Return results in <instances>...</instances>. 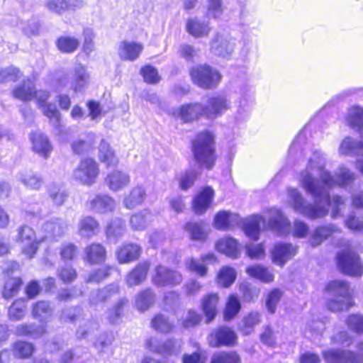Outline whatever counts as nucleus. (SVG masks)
Segmentation results:
<instances>
[{"label": "nucleus", "mask_w": 363, "mask_h": 363, "mask_svg": "<svg viewBox=\"0 0 363 363\" xmlns=\"http://www.w3.org/2000/svg\"><path fill=\"white\" fill-rule=\"evenodd\" d=\"M230 108L226 96L213 95L208 97L205 105L200 102H189L173 110L172 116L179 118L183 123H192L201 118L214 120L223 115Z\"/></svg>", "instance_id": "1"}, {"label": "nucleus", "mask_w": 363, "mask_h": 363, "mask_svg": "<svg viewBox=\"0 0 363 363\" xmlns=\"http://www.w3.org/2000/svg\"><path fill=\"white\" fill-rule=\"evenodd\" d=\"M191 150L195 162L200 168L208 171L214 168L218 155L213 131L205 129L198 132L191 141Z\"/></svg>", "instance_id": "2"}, {"label": "nucleus", "mask_w": 363, "mask_h": 363, "mask_svg": "<svg viewBox=\"0 0 363 363\" xmlns=\"http://www.w3.org/2000/svg\"><path fill=\"white\" fill-rule=\"evenodd\" d=\"M324 291L333 296L327 298L324 303L326 310L330 312L347 311L355 306L353 289L346 280L329 281L324 287Z\"/></svg>", "instance_id": "3"}, {"label": "nucleus", "mask_w": 363, "mask_h": 363, "mask_svg": "<svg viewBox=\"0 0 363 363\" xmlns=\"http://www.w3.org/2000/svg\"><path fill=\"white\" fill-rule=\"evenodd\" d=\"M340 250L335 253L334 262L337 270L342 275L360 278L363 276V261L350 242L339 244Z\"/></svg>", "instance_id": "4"}, {"label": "nucleus", "mask_w": 363, "mask_h": 363, "mask_svg": "<svg viewBox=\"0 0 363 363\" xmlns=\"http://www.w3.org/2000/svg\"><path fill=\"white\" fill-rule=\"evenodd\" d=\"M189 74L192 83L205 90L216 89L223 79L220 72L207 63L192 66Z\"/></svg>", "instance_id": "5"}, {"label": "nucleus", "mask_w": 363, "mask_h": 363, "mask_svg": "<svg viewBox=\"0 0 363 363\" xmlns=\"http://www.w3.org/2000/svg\"><path fill=\"white\" fill-rule=\"evenodd\" d=\"M101 169L99 162L92 157H84L79 160L72 171V179L77 184L90 187L99 180Z\"/></svg>", "instance_id": "6"}, {"label": "nucleus", "mask_w": 363, "mask_h": 363, "mask_svg": "<svg viewBox=\"0 0 363 363\" xmlns=\"http://www.w3.org/2000/svg\"><path fill=\"white\" fill-rule=\"evenodd\" d=\"M16 239L21 244V253L26 259H32L37 255L40 245L46 237L37 238L35 229L28 224H23L18 228Z\"/></svg>", "instance_id": "7"}, {"label": "nucleus", "mask_w": 363, "mask_h": 363, "mask_svg": "<svg viewBox=\"0 0 363 363\" xmlns=\"http://www.w3.org/2000/svg\"><path fill=\"white\" fill-rule=\"evenodd\" d=\"M206 340L211 348L234 347L238 344V336L232 327L219 325L208 333Z\"/></svg>", "instance_id": "8"}, {"label": "nucleus", "mask_w": 363, "mask_h": 363, "mask_svg": "<svg viewBox=\"0 0 363 363\" xmlns=\"http://www.w3.org/2000/svg\"><path fill=\"white\" fill-rule=\"evenodd\" d=\"M183 281L182 274L170 267L158 264L155 267L151 277L152 284L158 288H173Z\"/></svg>", "instance_id": "9"}, {"label": "nucleus", "mask_w": 363, "mask_h": 363, "mask_svg": "<svg viewBox=\"0 0 363 363\" xmlns=\"http://www.w3.org/2000/svg\"><path fill=\"white\" fill-rule=\"evenodd\" d=\"M50 98L49 91L45 89H35L32 100H34L39 108H42L43 114L47 117L50 122L60 125L61 113L56 106L48 101Z\"/></svg>", "instance_id": "10"}, {"label": "nucleus", "mask_w": 363, "mask_h": 363, "mask_svg": "<svg viewBox=\"0 0 363 363\" xmlns=\"http://www.w3.org/2000/svg\"><path fill=\"white\" fill-rule=\"evenodd\" d=\"M108 259V250L100 242L86 244L83 250L82 260L85 264L93 267L104 264Z\"/></svg>", "instance_id": "11"}, {"label": "nucleus", "mask_w": 363, "mask_h": 363, "mask_svg": "<svg viewBox=\"0 0 363 363\" xmlns=\"http://www.w3.org/2000/svg\"><path fill=\"white\" fill-rule=\"evenodd\" d=\"M215 196V192L210 186L201 188L193 196L191 208L196 216L204 214L211 206Z\"/></svg>", "instance_id": "12"}, {"label": "nucleus", "mask_w": 363, "mask_h": 363, "mask_svg": "<svg viewBox=\"0 0 363 363\" xmlns=\"http://www.w3.org/2000/svg\"><path fill=\"white\" fill-rule=\"evenodd\" d=\"M218 262V258L213 252L202 254L199 259L189 258L185 261V269L199 277H206L208 274V264Z\"/></svg>", "instance_id": "13"}, {"label": "nucleus", "mask_w": 363, "mask_h": 363, "mask_svg": "<svg viewBox=\"0 0 363 363\" xmlns=\"http://www.w3.org/2000/svg\"><path fill=\"white\" fill-rule=\"evenodd\" d=\"M293 206L296 211H300L310 219L323 218L328 213V210L324 207L306 204L303 196L296 191L293 194Z\"/></svg>", "instance_id": "14"}, {"label": "nucleus", "mask_w": 363, "mask_h": 363, "mask_svg": "<svg viewBox=\"0 0 363 363\" xmlns=\"http://www.w3.org/2000/svg\"><path fill=\"white\" fill-rule=\"evenodd\" d=\"M220 306V296L217 292L207 293L202 296L200 308L204 316L205 323L210 324L214 321Z\"/></svg>", "instance_id": "15"}, {"label": "nucleus", "mask_w": 363, "mask_h": 363, "mask_svg": "<svg viewBox=\"0 0 363 363\" xmlns=\"http://www.w3.org/2000/svg\"><path fill=\"white\" fill-rule=\"evenodd\" d=\"M322 357L325 363H362V357L351 350H328L322 352Z\"/></svg>", "instance_id": "16"}, {"label": "nucleus", "mask_w": 363, "mask_h": 363, "mask_svg": "<svg viewBox=\"0 0 363 363\" xmlns=\"http://www.w3.org/2000/svg\"><path fill=\"white\" fill-rule=\"evenodd\" d=\"M151 264L148 260L136 264L125 275V281L128 286L133 287L143 284L148 276Z\"/></svg>", "instance_id": "17"}, {"label": "nucleus", "mask_w": 363, "mask_h": 363, "mask_svg": "<svg viewBox=\"0 0 363 363\" xmlns=\"http://www.w3.org/2000/svg\"><path fill=\"white\" fill-rule=\"evenodd\" d=\"M143 50V43L123 40L118 45V55L122 61L133 62L140 57Z\"/></svg>", "instance_id": "18"}, {"label": "nucleus", "mask_w": 363, "mask_h": 363, "mask_svg": "<svg viewBox=\"0 0 363 363\" xmlns=\"http://www.w3.org/2000/svg\"><path fill=\"white\" fill-rule=\"evenodd\" d=\"M297 253V247L291 243H277L271 252L272 260L274 263L283 267L286 262L294 257Z\"/></svg>", "instance_id": "19"}, {"label": "nucleus", "mask_w": 363, "mask_h": 363, "mask_svg": "<svg viewBox=\"0 0 363 363\" xmlns=\"http://www.w3.org/2000/svg\"><path fill=\"white\" fill-rule=\"evenodd\" d=\"M142 253L141 247L135 243L125 242L122 244L116 251L117 262L121 264H128L138 260Z\"/></svg>", "instance_id": "20"}, {"label": "nucleus", "mask_w": 363, "mask_h": 363, "mask_svg": "<svg viewBox=\"0 0 363 363\" xmlns=\"http://www.w3.org/2000/svg\"><path fill=\"white\" fill-rule=\"evenodd\" d=\"M216 250L232 259H238L241 255V245L239 241L230 236L218 239L215 245Z\"/></svg>", "instance_id": "21"}, {"label": "nucleus", "mask_w": 363, "mask_h": 363, "mask_svg": "<svg viewBox=\"0 0 363 363\" xmlns=\"http://www.w3.org/2000/svg\"><path fill=\"white\" fill-rule=\"evenodd\" d=\"M30 140L32 145V150L43 157L48 159L52 151V146L47 135L43 133L33 132L30 135Z\"/></svg>", "instance_id": "22"}, {"label": "nucleus", "mask_w": 363, "mask_h": 363, "mask_svg": "<svg viewBox=\"0 0 363 363\" xmlns=\"http://www.w3.org/2000/svg\"><path fill=\"white\" fill-rule=\"evenodd\" d=\"M206 225L203 220H190L184 223L183 229L188 233L191 240L203 242L207 240L208 237Z\"/></svg>", "instance_id": "23"}, {"label": "nucleus", "mask_w": 363, "mask_h": 363, "mask_svg": "<svg viewBox=\"0 0 363 363\" xmlns=\"http://www.w3.org/2000/svg\"><path fill=\"white\" fill-rule=\"evenodd\" d=\"M245 272L250 277L264 284H271L275 279L274 274L269 268L261 264L249 265Z\"/></svg>", "instance_id": "24"}, {"label": "nucleus", "mask_w": 363, "mask_h": 363, "mask_svg": "<svg viewBox=\"0 0 363 363\" xmlns=\"http://www.w3.org/2000/svg\"><path fill=\"white\" fill-rule=\"evenodd\" d=\"M23 279L20 276H10L4 278L1 289L2 297L8 300L16 296L23 289Z\"/></svg>", "instance_id": "25"}, {"label": "nucleus", "mask_w": 363, "mask_h": 363, "mask_svg": "<svg viewBox=\"0 0 363 363\" xmlns=\"http://www.w3.org/2000/svg\"><path fill=\"white\" fill-rule=\"evenodd\" d=\"M99 159L106 168L116 167L119 159L116 151L105 139H102L99 146Z\"/></svg>", "instance_id": "26"}, {"label": "nucleus", "mask_w": 363, "mask_h": 363, "mask_svg": "<svg viewBox=\"0 0 363 363\" xmlns=\"http://www.w3.org/2000/svg\"><path fill=\"white\" fill-rule=\"evenodd\" d=\"M262 320V315L259 311H251L244 315L238 330L243 336L250 335L255 331V328Z\"/></svg>", "instance_id": "27"}, {"label": "nucleus", "mask_w": 363, "mask_h": 363, "mask_svg": "<svg viewBox=\"0 0 363 363\" xmlns=\"http://www.w3.org/2000/svg\"><path fill=\"white\" fill-rule=\"evenodd\" d=\"M120 292V286L118 284L111 283L105 286L98 289L95 296L90 300V304L96 306L99 304L107 303L112 297Z\"/></svg>", "instance_id": "28"}, {"label": "nucleus", "mask_w": 363, "mask_h": 363, "mask_svg": "<svg viewBox=\"0 0 363 363\" xmlns=\"http://www.w3.org/2000/svg\"><path fill=\"white\" fill-rule=\"evenodd\" d=\"M238 216L228 211H218L213 218V227L218 230L226 231L233 229L237 222Z\"/></svg>", "instance_id": "29"}, {"label": "nucleus", "mask_w": 363, "mask_h": 363, "mask_svg": "<svg viewBox=\"0 0 363 363\" xmlns=\"http://www.w3.org/2000/svg\"><path fill=\"white\" fill-rule=\"evenodd\" d=\"M100 229L99 222L91 216L82 217L78 223V233L82 237L90 238L96 235Z\"/></svg>", "instance_id": "30"}, {"label": "nucleus", "mask_w": 363, "mask_h": 363, "mask_svg": "<svg viewBox=\"0 0 363 363\" xmlns=\"http://www.w3.org/2000/svg\"><path fill=\"white\" fill-rule=\"evenodd\" d=\"M150 327L157 333L162 335H169L175 329L174 323L167 315L162 313H157L152 317Z\"/></svg>", "instance_id": "31"}, {"label": "nucleus", "mask_w": 363, "mask_h": 363, "mask_svg": "<svg viewBox=\"0 0 363 363\" xmlns=\"http://www.w3.org/2000/svg\"><path fill=\"white\" fill-rule=\"evenodd\" d=\"M186 30L195 38L208 36L211 27L208 23L203 22L197 18H189L186 22Z\"/></svg>", "instance_id": "32"}, {"label": "nucleus", "mask_w": 363, "mask_h": 363, "mask_svg": "<svg viewBox=\"0 0 363 363\" xmlns=\"http://www.w3.org/2000/svg\"><path fill=\"white\" fill-rule=\"evenodd\" d=\"M156 295L150 287L145 288L135 296L134 303L137 309L144 312L150 309L155 303Z\"/></svg>", "instance_id": "33"}, {"label": "nucleus", "mask_w": 363, "mask_h": 363, "mask_svg": "<svg viewBox=\"0 0 363 363\" xmlns=\"http://www.w3.org/2000/svg\"><path fill=\"white\" fill-rule=\"evenodd\" d=\"M236 279L235 269L230 265H224L218 270L215 281L219 287L228 289L235 283Z\"/></svg>", "instance_id": "34"}, {"label": "nucleus", "mask_w": 363, "mask_h": 363, "mask_svg": "<svg viewBox=\"0 0 363 363\" xmlns=\"http://www.w3.org/2000/svg\"><path fill=\"white\" fill-rule=\"evenodd\" d=\"M242 304L237 294H230L226 298L223 311V318L225 321L233 320L240 312Z\"/></svg>", "instance_id": "35"}, {"label": "nucleus", "mask_w": 363, "mask_h": 363, "mask_svg": "<svg viewBox=\"0 0 363 363\" xmlns=\"http://www.w3.org/2000/svg\"><path fill=\"white\" fill-rule=\"evenodd\" d=\"M264 220L260 216H253L242 222V230L245 235L251 240H258L261 232V223Z\"/></svg>", "instance_id": "36"}, {"label": "nucleus", "mask_w": 363, "mask_h": 363, "mask_svg": "<svg viewBox=\"0 0 363 363\" xmlns=\"http://www.w3.org/2000/svg\"><path fill=\"white\" fill-rule=\"evenodd\" d=\"M114 200L107 195H96L88 201L89 208L96 213H104L112 211L114 208Z\"/></svg>", "instance_id": "37"}, {"label": "nucleus", "mask_w": 363, "mask_h": 363, "mask_svg": "<svg viewBox=\"0 0 363 363\" xmlns=\"http://www.w3.org/2000/svg\"><path fill=\"white\" fill-rule=\"evenodd\" d=\"M114 271L110 264H102L101 267L92 270L86 277V284H99L109 279Z\"/></svg>", "instance_id": "38"}, {"label": "nucleus", "mask_w": 363, "mask_h": 363, "mask_svg": "<svg viewBox=\"0 0 363 363\" xmlns=\"http://www.w3.org/2000/svg\"><path fill=\"white\" fill-rule=\"evenodd\" d=\"M106 182L112 191H117L127 186L130 182V176L121 170H114L106 177Z\"/></svg>", "instance_id": "39"}, {"label": "nucleus", "mask_w": 363, "mask_h": 363, "mask_svg": "<svg viewBox=\"0 0 363 363\" xmlns=\"http://www.w3.org/2000/svg\"><path fill=\"white\" fill-rule=\"evenodd\" d=\"M35 89L33 82L30 79H26L13 89L12 95L21 101L28 102L32 101Z\"/></svg>", "instance_id": "40"}, {"label": "nucleus", "mask_w": 363, "mask_h": 363, "mask_svg": "<svg viewBox=\"0 0 363 363\" xmlns=\"http://www.w3.org/2000/svg\"><path fill=\"white\" fill-rule=\"evenodd\" d=\"M146 199V192L142 186L133 187L129 194L124 198L123 204L128 209H133L141 205Z\"/></svg>", "instance_id": "41"}, {"label": "nucleus", "mask_w": 363, "mask_h": 363, "mask_svg": "<svg viewBox=\"0 0 363 363\" xmlns=\"http://www.w3.org/2000/svg\"><path fill=\"white\" fill-rule=\"evenodd\" d=\"M57 49L62 53L70 54L78 50L80 41L71 35H60L55 40Z\"/></svg>", "instance_id": "42"}, {"label": "nucleus", "mask_w": 363, "mask_h": 363, "mask_svg": "<svg viewBox=\"0 0 363 363\" xmlns=\"http://www.w3.org/2000/svg\"><path fill=\"white\" fill-rule=\"evenodd\" d=\"M336 231L331 225H322L316 227L310 238V243L313 247L320 245L323 242L332 237Z\"/></svg>", "instance_id": "43"}, {"label": "nucleus", "mask_w": 363, "mask_h": 363, "mask_svg": "<svg viewBox=\"0 0 363 363\" xmlns=\"http://www.w3.org/2000/svg\"><path fill=\"white\" fill-rule=\"evenodd\" d=\"M82 4L79 0H49L46 3V7L52 12L61 14L62 13L74 9Z\"/></svg>", "instance_id": "44"}, {"label": "nucleus", "mask_w": 363, "mask_h": 363, "mask_svg": "<svg viewBox=\"0 0 363 363\" xmlns=\"http://www.w3.org/2000/svg\"><path fill=\"white\" fill-rule=\"evenodd\" d=\"M139 74L143 82L147 84L156 85L162 80V77L157 68L150 63L142 65L140 68Z\"/></svg>", "instance_id": "45"}, {"label": "nucleus", "mask_w": 363, "mask_h": 363, "mask_svg": "<svg viewBox=\"0 0 363 363\" xmlns=\"http://www.w3.org/2000/svg\"><path fill=\"white\" fill-rule=\"evenodd\" d=\"M35 350V348L33 343L23 340L16 341L11 347L14 357L21 359L30 358Z\"/></svg>", "instance_id": "46"}, {"label": "nucleus", "mask_w": 363, "mask_h": 363, "mask_svg": "<svg viewBox=\"0 0 363 363\" xmlns=\"http://www.w3.org/2000/svg\"><path fill=\"white\" fill-rule=\"evenodd\" d=\"M125 231V222L122 218H116L108 222L104 229L107 238L118 239Z\"/></svg>", "instance_id": "47"}, {"label": "nucleus", "mask_w": 363, "mask_h": 363, "mask_svg": "<svg viewBox=\"0 0 363 363\" xmlns=\"http://www.w3.org/2000/svg\"><path fill=\"white\" fill-rule=\"evenodd\" d=\"M79 254V247L73 242H65L59 247V255L64 262L74 261Z\"/></svg>", "instance_id": "48"}, {"label": "nucleus", "mask_w": 363, "mask_h": 363, "mask_svg": "<svg viewBox=\"0 0 363 363\" xmlns=\"http://www.w3.org/2000/svg\"><path fill=\"white\" fill-rule=\"evenodd\" d=\"M242 359L236 350H223L216 352L209 363H241Z\"/></svg>", "instance_id": "49"}, {"label": "nucleus", "mask_w": 363, "mask_h": 363, "mask_svg": "<svg viewBox=\"0 0 363 363\" xmlns=\"http://www.w3.org/2000/svg\"><path fill=\"white\" fill-rule=\"evenodd\" d=\"M212 48L217 55L223 58H228L233 51L229 41L223 39L218 34L216 35L212 40Z\"/></svg>", "instance_id": "50"}, {"label": "nucleus", "mask_w": 363, "mask_h": 363, "mask_svg": "<svg viewBox=\"0 0 363 363\" xmlns=\"http://www.w3.org/2000/svg\"><path fill=\"white\" fill-rule=\"evenodd\" d=\"M52 311V308L50 302L45 300L37 301L31 307L32 316L40 321L50 316Z\"/></svg>", "instance_id": "51"}, {"label": "nucleus", "mask_w": 363, "mask_h": 363, "mask_svg": "<svg viewBox=\"0 0 363 363\" xmlns=\"http://www.w3.org/2000/svg\"><path fill=\"white\" fill-rule=\"evenodd\" d=\"M245 255L252 260L262 259L266 256L264 242H250L245 245Z\"/></svg>", "instance_id": "52"}, {"label": "nucleus", "mask_w": 363, "mask_h": 363, "mask_svg": "<svg viewBox=\"0 0 363 363\" xmlns=\"http://www.w3.org/2000/svg\"><path fill=\"white\" fill-rule=\"evenodd\" d=\"M283 295L284 291L279 288H273L267 293L265 307L269 313L274 314L276 312L277 306Z\"/></svg>", "instance_id": "53"}, {"label": "nucleus", "mask_w": 363, "mask_h": 363, "mask_svg": "<svg viewBox=\"0 0 363 363\" xmlns=\"http://www.w3.org/2000/svg\"><path fill=\"white\" fill-rule=\"evenodd\" d=\"M58 279L64 284L73 283L78 277L77 269L70 264H65L57 270Z\"/></svg>", "instance_id": "54"}, {"label": "nucleus", "mask_w": 363, "mask_h": 363, "mask_svg": "<svg viewBox=\"0 0 363 363\" xmlns=\"http://www.w3.org/2000/svg\"><path fill=\"white\" fill-rule=\"evenodd\" d=\"M128 304L126 298H119L116 303L109 309L108 320L110 323L114 324L123 315L125 308Z\"/></svg>", "instance_id": "55"}, {"label": "nucleus", "mask_w": 363, "mask_h": 363, "mask_svg": "<svg viewBox=\"0 0 363 363\" xmlns=\"http://www.w3.org/2000/svg\"><path fill=\"white\" fill-rule=\"evenodd\" d=\"M25 310L26 304L24 298H16L9 308V318L13 320H19L24 317Z\"/></svg>", "instance_id": "56"}, {"label": "nucleus", "mask_w": 363, "mask_h": 363, "mask_svg": "<svg viewBox=\"0 0 363 363\" xmlns=\"http://www.w3.org/2000/svg\"><path fill=\"white\" fill-rule=\"evenodd\" d=\"M302 186L308 194L313 196L315 202L320 201L322 192L314 178L309 174L306 175L303 179Z\"/></svg>", "instance_id": "57"}, {"label": "nucleus", "mask_w": 363, "mask_h": 363, "mask_svg": "<svg viewBox=\"0 0 363 363\" xmlns=\"http://www.w3.org/2000/svg\"><path fill=\"white\" fill-rule=\"evenodd\" d=\"M21 182L30 190H39L44 183L40 175L33 172L25 173L21 178Z\"/></svg>", "instance_id": "58"}, {"label": "nucleus", "mask_w": 363, "mask_h": 363, "mask_svg": "<svg viewBox=\"0 0 363 363\" xmlns=\"http://www.w3.org/2000/svg\"><path fill=\"white\" fill-rule=\"evenodd\" d=\"M21 76L20 69L13 65L0 69V84L9 81L17 82Z\"/></svg>", "instance_id": "59"}, {"label": "nucleus", "mask_w": 363, "mask_h": 363, "mask_svg": "<svg viewBox=\"0 0 363 363\" xmlns=\"http://www.w3.org/2000/svg\"><path fill=\"white\" fill-rule=\"evenodd\" d=\"M345 323L350 330L357 334H363V315L358 313L350 314Z\"/></svg>", "instance_id": "60"}, {"label": "nucleus", "mask_w": 363, "mask_h": 363, "mask_svg": "<svg viewBox=\"0 0 363 363\" xmlns=\"http://www.w3.org/2000/svg\"><path fill=\"white\" fill-rule=\"evenodd\" d=\"M202 322V315L194 309H190L187 315L182 320L181 325L185 329L195 328Z\"/></svg>", "instance_id": "61"}, {"label": "nucleus", "mask_w": 363, "mask_h": 363, "mask_svg": "<svg viewBox=\"0 0 363 363\" xmlns=\"http://www.w3.org/2000/svg\"><path fill=\"white\" fill-rule=\"evenodd\" d=\"M48 195L53 204L57 206L63 205L68 198V194L58 186L51 187L48 190Z\"/></svg>", "instance_id": "62"}, {"label": "nucleus", "mask_w": 363, "mask_h": 363, "mask_svg": "<svg viewBox=\"0 0 363 363\" xmlns=\"http://www.w3.org/2000/svg\"><path fill=\"white\" fill-rule=\"evenodd\" d=\"M148 211H140L133 213L130 218V225L133 230H140L145 228L147 224V215Z\"/></svg>", "instance_id": "63"}, {"label": "nucleus", "mask_w": 363, "mask_h": 363, "mask_svg": "<svg viewBox=\"0 0 363 363\" xmlns=\"http://www.w3.org/2000/svg\"><path fill=\"white\" fill-rule=\"evenodd\" d=\"M88 75L83 67L74 69V77L72 78V89L78 91L84 86L86 83Z\"/></svg>", "instance_id": "64"}]
</instances>
